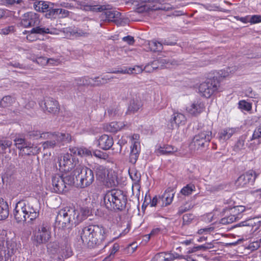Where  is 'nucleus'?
Instances as JSON below:
<instances>
[{"label":"nucleus","instance_id":"423d86ee","mask_svg":"<svg viewBox=\"0 0 261 261\" xmlns=\"http://www.w3.org/2000/svg\"><path fill=\"white\" fill-rule=\"evenodd\" d=\"M110 5H98L95 4L86 5L84 6V10L92 12H102L107 10L104 13L105 20L114 22L118 25L122 23L121 14L116 10H110Z\"/></svg>","mask_w":261,"mask_h":261},{"label":"nucleus","instance_id":"72a5a7b5","mask_svg":"<svg viewBox=\"0 0 261 261\" xmlns=\"http://www.w3.org/2000/svg\"><path fill=\"white\" fill-rule=\"evenodd\" d=\"M261 224V221L257 218L249 219L245 221L241 222L238 224L239 226H251L254 228V230L259 228Z\"/></svg>","mask_w":261,"mask_h":261},{"label":"nucleus","instance_id":"0e129e2a","mask_svg":"<svg viewBox=\"0 0 261 261\" xmlns=\"http://www.w3.org/2000/svg\"><path fill=\"white\" fill-rule=\"evenodd\" d=\"M260 247V243L258 241L253 242L249 245V248L252 250H255Z\"/></svg>","mask_w":261,"mask_h":261},{"label":"nucleus","instance_id":"a18cd8bd","mask_svg":"<svg viewBox=\"0 0 261 261\" xmlns=\"http://www.w3.org/2000/svg\"><path fill=\"white\" fill-rule=\"evenodd\" d=\"M239 106L241 110L246 111H249L252 109V104L245 100H241L239 103Z\"/></svg>","mask_w":261,"mask_h":261},{"label":"nucleus","instance_id":"3c124183","mask_svg":"<svg viewBox=\"0 0 261 261\" xmlns=\"http://www.w3.org/2000/svg\"><path fill=\"white\" fill-rule=\"evenodd\" d=\"M197 247L198 251H199V250L205 251L207 249L213 248L214 247V245L211 242H210V243H206L204 244L201 245H197Z\"/></svg>","mask_w":261,"mask_h":261},{"label":"nucleus","instance_id":"37998d69","mask_svg":"<svg viewBox=\"0 0 261 261\" xmlns=\"http://www.w3.org/2000/svg\"><path fill=\"white\" fill-rule=\"evenodd\" d=\"M239 218V217L234 215H231L227 217H224L220 220V222L222 224H227L233 222Z\"/></svg>","mask_w":261,"mask_h":261},{"label":"nucleus","instance_id":"6ab92c4d","mask_svg":"<svg viewBox=\"0 0 261 261\" xmlns=\"http://www.w3.org/2000/svg\"><path fill=\"white\" fill-rule=\"evenodd\" d=\"M12 236L11 231L4 229L0 230V261H4L6 256V250L4 243L5 241L7 242Z\"/></svg>","mask_w":261,"mask_h":261},{"label":"nucleus","instance_id":"0eeeda50","mask_svg":"<svg viewBox=\"0 0 261 261\" xmlns=\"http://www.w3.org/2000/svg\"><path fill=\"white\" fill-rule=\"evenodd\" d=\"M71 176L75 177L79 181V186L84 188L90 186L94 181V175L93 171L83 165H80L74 169Z\"/></svg>","mask_w":261,"mask_h":261},{"label":"nucleus","instance_id":"393cba45","mask_svg":"<svg viewBox=\"0 0 261 261\" xmlns=\"http://www.w3.org/2000/svg\"><path fill=\"white\" fill-rule=\"evenodd\" d=\"M98 146L103 150L109 149L113 145L112 137L107 135L101 136L98 140Z\"/></svg>","mask_w":261,"mask_h":261},{"label":"nucleus","instance_id":"ea45409f","mask_svg":"<svg viewBox=\"0 0 261 261\" xmlns=\"http://www.w3.org/2000/svg\"><path fill=\"white\" fill-rule=\"evenodd\" d=\"M148 45L149 49L153 51H160L163 49L162 43L155 40L149 41Z\"/></svg>","mask_w":261,"mask_h":261},{"label":"nucleus","instance_id":"c756f323","mask_svg":"<svg viewBox=\"0 0 261 261\" xmlns=\"http://www.w3.org/2000/svg\"><path fill=\"white\" fill-rule=\"evenodd\" d=\"M142 71L143 68L141 67L136 66L134 67H124L120 70L111 71L110 72L113 73H120L122 74H138L141 73Z\"/></svg>","mask_w":261,"mask_h":261},{"label":"nucleus","instance_id":"8fccbe9b","mask_svg":"<svg viewBox=\"0 0 261 261\" xmlns=\"http://www.w3.org/2000/svg\"><path fill=\"white\" fill-rule=\"evenodd\" d=\"M250 141H251V142L248 144V147L251 150H256L258 148V145L260 143V141L257 139L252 140L251 141V138Z\"/></svg>","mask_w":261,"mask_h":261},{"label":"nucleus","instance_id":"cd10ccee","mask_svg":"<svg viewBox=\"0 0 261 261\" xmlns=\"http://www.w3.org/2000/svg\"><path fill=\"white\" fill-rule=\"evenodd\" d=\"M142 106V103L141 98L137 95L134 97L130 101L129 105L128 107V113L137 112L140 108Z\"/></svg>","mask_w":261,"mask_h":261},{"label":"nucleus","instance_id":"4468645a","mask_svg":"<svg viewBox=\"0 0 261 261\" xmlns=\"http://www.w3.org/2000/svg\"><path fill=\"white\" fill-rule=\"evenodd\" d=\"M136 11L137 12L141 13L152 10H168L169 7H166L156 2L151 1H142L137 5Z\"/></svg>","mask_w":261,"mask_h":261},{"label":"nucleus","instance_id":"9d476101","mask_svg":"<svg viewBox=\"0 0 261 261\" xmlns=\"http://www.w3.org/2000/svg\"><path fill=\"white\" fill-rule=\"evenodd\" d=\"M74 183V178L71 175L63 176L60 174H55L52 177V190L54 192L62 193L65 191L67 186Z\"/></svg>","mask_w":261,"mask_h":261},{"label":"nucleus","instance_id":"5701e85b","mask_svg":"<svg viewBox=\"0 0 261 261\" xmlns=\"http://www.w3.org/2000/svg\"><path fill=\"white\" fill-rule=\"evenodd\" d=\"M113 77L109 75H105L101 78V81L99 80V77H95L94 79L85 77L80 80V83L77 82L79 85H99L107 83L108 81L111 80Z\"/></svg>","mask_w":261,"mask_h":261},{"label":"nucleus","instance_id":"c03bdc74","mask_svg":"<svg viewBox=\"0 0 261 261\" xmlns=\"http://www.w3.org/2000/svg\"><path fill=\"white\" fill-rule=\"evenodd\" d=\"M129 176L132 180L134 181L133 187H138V182L140 181L141 175L140 174L136 171H131L129 172Z\"/></svg>","mask_w":261,"mask_h":261},{"label":"nucleus","instance_id":"39448f33","mask_svg":"<svg viewBox=\"0 0 261 261\" xmlns=\"http://www.w3.org/2000/svg\"><path fill=\"white\" fill-rule=\"evenodd\" d=\"M126 200L125 195L119 190L108 191L103 197V204L109 210H122L125 207Z\"/></svg>","mask_w":261,"mask_h":261},{"label":"nucleus","instance_id":"de8ad7c7","mask_svg":"<svg viewBox=\"0 0 261 261\" xmlns=\"http://www.w3.org/2000/svg\"><path fill=\"white\" fill-rule=\"evenodd\" d=\"M193 207V205L190 203H186L179 207L178 213L182 214L184 213L191 210Z\"/></svg>","mask_w":261,"mask_h":261},{"label":"nucleus","instance_id":"5fc2aeb1","mask_svg":"<svg viewBox=\"0 0 261 261\" xmlns=\"http://www.w3.org/2000/svg\"><path fill=\"white\" fill-rule=\"evenodd\" d=\"M11 145L12 141L10 140H0V147H1L2 149L3 150H5L7 148L10 147Z\"/></svg>","mask_w":261,"mask_h":261},{"label":"nucleus","instance_id":"20e7f679","mask_svg":"<svg viewBox=\"0 0 261 261\" xmlns=\"http://www.w3.org/2000/svg\"><path fill=\"white\" fill-rule=\"evenodd\" d=\"M14 218L17 223H21L29 219L31 222L39 216V212L24 201H19L15 205L13 211Z\"/></svg>","mask_w":261,"mask_h":261},{"label":"nucleus","instance_id":"c9c22d12","mask_svg":"<svg viewBox=\"0 0 261 261\" xmlns=\"http://www.w3.org/2000/svg\"><path fill=\"white\" fill-rule=\"evenodd\" d=\"M9 214L8 203L3 199H0V220L7 219Z\"/></svg>","mask_w":261,"mask_h":261},{"label":"nucleus","instance_id":"a878e982","mask_svg":"<svg viewBox=\"0 0 261 261\" xmlns=\"http://www.w3.org/2000/svg\"><path fill=\"white\" fill-rule=\"evenodd\" d=\"M175 192L174 190L171 188L167 189L164 194L160 196L162 200L161 206H166L170 204L173 199Z\"/></svg>","mask_w":261,"mask_h":261},{"label":"nucleus","instance_id":"a211bd4d","mask_svg":"<svg viewBox=\"0 0 261 261\" xmlns=\"http://www.w3.org/2000/svg\"><path fill=\"white\" fill-rule=\"evenodd\" d=\"M39 105L44 111L49 113H56L59 110L58 101L52 98H45L44 101L39 102Z\"/></svg>","mask_w":261,"mask_h":261},{"label":"nucleus","instance_id":"6e6d98bb","mask_svg":"<svg viewBox=\"0 0 261 261\" xmlns=\"http://www.w3.org/2000/svg\"><path fill=\"white\" fill-rule=\"evenodd\" d=\"M261 22V15H253L250 16V23L251 24H255Z\"/></svg>","mask_w":261,"mask_h":261},{"label":"nucleus","instance_id":"473e14b6","mask_svg":"<svg viewBox=\"0 0 261 261\" xmlns=\"http://www.w3.org/2000/svg\"><path fill=\"white\" fill-rule=\"evenodd\" d=\"M34 8L35 10L38 12H47V13L49 12L50 10H52V8L49 7V3L46 1H37L34 3Z\"/></svg>","mask_w":261,"mask_h":261},{"label":"nucleus","instance_id":"f3484780","mask_svg":"<svg viewBox=\"0 0 261 261\" xmlns=\"http://www.w3.org/2000/svg\"><path fill=\"white\" fill-rule=\"evenodd\" d=\"M39 22L38 15L33 12H30L23 14L20 24L24 28H28L38 24Z\"/></svg>","mask_w":261,"mask_h":261},{"label":"nucleus","instance_id":"f03ea898","mask_svg":"<svg viewBox=\"0 0 261 261\" xmlns=\"http://www.w3.org/2000/svg\"><path fill=\"white\" fill-rule=\"evenodd\" d=\"M111 230L98 225L84 227L81 232L83 242L90 247L98 246L110 234Z\"/></svg>","mask_w":261,"mask_h":261},{"label":"nucleus","instance_id":"dca6fc26","mask_svg":"<svg viewBox=\"0 0 261 261\" xmlns=\"http://www.w3.org/2000/svg\"><path fill=\"white\" fill-rule=\"evenodd\" d=\"M139 135L134 134L131 138L130 153V162L132 163H135L140 151V144L139 140Z\"/></svg>","mask_w":261,"mask_h":261},{"label":"nucleus","instance_id":"7ed1b4c3","mask_svg":"<svg viewBox=\"0 0 261 261\" xmlns=\"http://www.w3.org/2000/svg\"><path fill=\"white\" fill-rule=\"evenodd\" d=\"M31 136L35 137L36 139L39 138L48 139L42 144L44 149L54 148L59 146L61 142H69L71 140V137L68 133H42L36 131L30 134Z\"/></svg>","mask_w":261,"mask_h":261},{"label":"nucleus","instance_id":"774afa93","mask_svg":"<svg viewBox=\"0 0 261 261\" xmlns=\"http://www.w3.org/2000/svg\"><path fill=\"white\" fill-rule=\"evenodd\" d=\"M217 213V211L214 212V214L211 213H209L207 215V219L209 222H217V218L215 217V216L216 215V213Z\"/></svg>","mask_w":261,"mask_h":261},{"label":"nucleus","instance_id":"09e8293b","mask_svg":"<svg viewBox=\"0 0 261 261\" xmlns=\"http://www.w3.org/2000/svg\"><path fill=\"white\" fill-rule=\"evenodd\" d=\"M39 60H43L44 63H47L48 64L53 65H57L59 64L60 61L59 59H46V58H39Z\"/></svg>","mask_w":261,"mask_h":261},{"label":"nucleus","instance_id":"603ef678","mask_svg":"<svg viewBox=\"0 0 261 261\" xmlns=\"http://www.w3.org/2000/svg\"><path fill=\"white\" fill-rule=\"evenodd\" d=\"M194 216L192 214H186L183 216V222L185 224L190 223L193 220Z\"/></svg>","mask_w":261,"mask_h":261},{"label":"nucleus","instance_id":"412c9836","mask_svg":"<svg viewBox=\"0 0 261 261\" xmlns=\"http://www.w3.org/2000/svg\"><path fill=\"white\" fill-rule=\"evenodd\" d=\"M186 121V117L183 114L179 112H174L171 116L169 127L171 129L176 128L180 125H185Z\"/></svg>","mask_w":261,"mask_h":261},{"label":"nucleus","instance_id":"e2e57ef3","mask_svg":"<svg viewBox=\"0 0 261 261\" xmlns=\"http://www.w3.org/2000/svg\"><path fill=\"white\" fill-rule=\"evenodd\" d=\"M122 40L124 42H126L129 45L133 44L135 42L134 37L130 36L124 37L122 38Z\"/></svg>","mask_w":261,"mask_h":261},{"label":"nucleus","instance_id":"4be33fe9","mask_svg":"<svg viewBox=\"0 0 261 261\" xmlns=\"http://www.w3.org/2000/svg\"><path fill=\"white\" fill-rule=\"evenodd\" d=\"M204 103L200 100H196L189 105L186 108L188 114L192 116H196L200 114L204 109Z\"/></svg>","mask_w":261,"mask_h":261},{"label":"nucleus","instance_id":"4c0bfd02","mask_svg":"<svg viewBox=\"0 0 261 261\" xmlns=\"http://www.w3.org/2000/svg\"><path fill=\"white\" fill-rule=\"evenodd\" d=\"M69 14V11L63 9H52L49 12L46 14L47 18H51L56 15H59L61 17H65Z\"/></svg>","mask_w":261,"mask_h":261},{"label":"nucleus","instance_id":"7c9ffc66","mask_svg":"<svg viewBox=\"0 0 261 261\" xmlns=\"http://www.w3.org/2000/svg\"><path fill=\"white\" fill-rule=\"evenodd\" d=\"M53 31L50 30L48 28L36 27L33 28L31 31V33L27 36V39L32 41L35 40L33 37V35L35 34H53Z\"/></svg>","mask_w":261,"mask_h":261},{"label":"nucleus","instance_id":"e433bc0d","mask_svg":"<svg viewBox=\"0 0 261 261\" xmlns=\"http://www.w3.org/2000/svg\"><path fill=\"white\" fill-rule=\"evenodd\" d=\"M234 132L235 130L232 128L222 129L219 133V139L221 142L225 141L230 138Z\"/></svg>","mask_w":261,"mask_h":261},{"label":"nucleus","instance_id":"58836bf2","mask_svg":"<svg viewBox=\"0 0 261 261\" xmlns=\"http://www.w3.org/2000/svg\"><path fill=\"white\" fill-rule=\"evenodd\" d=\"M196 190L195 186L192 184H187L184 186L180 190V193L184 196H189Z\"/></svg>","mask_w":261,"mask_h":261},{"label":"nucleus","instance_id":"49530a36","mask_svg":"<svg viewBox=\"0 0 261 261\" xmlns=\"http://www.w3.org/2000/svg\"><path fill=\"white\" fill-rule=\"evenodd\" d=\"M246 140V137L245 136H241L238 141L237 142L236 144L234 146V148L237 150H239L242 149H243L245 145V142Z\"/></svg>","mask_w":261,"mask_h":261},{"label":"nucleus","instance_id":"c85d7f7f","mask_svg":"<svg viewBox=\"0 0 261 261\" xmlns=\"http://www.w3.org/2000/svg\"><path fill=\"white\" fill-rule=\"evenodd\" d=\"M125 124L122 122H112L104 125L103 129L110 133H116L121 130Z\"/></svg>","mask_w":261,"mask_h":261},{"label":"nucleus","instance_id":"2eb2a0df","mask_svg":"<svg viewBox=\"0 0 261 261\" xmlns=\"http://www.w3.org/2000/svg\"><path fill=\"white\" fill-rule=\"evenodd\" d=\"M256 177L255 172L250 170L238 178L236 182V186L238 187H244L248 185H252Z\"/></svg>","mask_w":261,"mask_h":261},{"label":"nucleus","instance_id":"864d4df0","mask_svg":"<svg viewBox=\"0 0 261 261\" xmlns=\"http://www.w3.org/2000/svg\"><path fill=\"white\" fill-rule=\"evenodd\" d=\"M177 261H197L191 255H187L186 256H180L177 254Z\"/></svg>","mask_w":261,"mask_h":261},{"label":"nucleus","instance_id":"4d7b16f0","mask_svg":"<svg viewBox=\"0 0 261 261\" xmlns=\"http://www.w3.org/2000/svg\"><path fill=\"white\" fill-rule=\"evenodd\" d=\"M214 230V227H208L199 229L197 231L198 234H207Z\"/></svg>","mask_w":261,"mask_h":261},{"label":"nucleus","instance_id":"1a4fd4ad","mask_svg":"<svg viewBox=\"0 0 261 261\" xmlns=\"http://www.w3.org/2000/svg\"><path fill=\"white\" fill-rule=\"evenodd\" d=\"M57 164L61 172H67L80 166L78 159L72 153H63L58 158Z\"/></svg>","mask_w":261,"mask_h":261},{"label":"nucleus","instance_id":"aec40b11","mask_svg":"<svg viewBox=\"0 0 261 261\" xmlns=\"http://www.w3.org/2000/svg\"><path fill=\"white\" fill-rule=\"evenodd\" d=\"M15 142L16 147L20 149L22 152L25 154L30 155L31 154H35L38 151L36 148H34L31 144H28L25 143L23 139H16Z\"/></svg>","mask_w":261,"mask_h":261},{"label":"nucleus","instance_id":"f704fd0d","mask_svg":"<svg viewBox=\"0 0 261 261\" xmlns=\"http://www.w3.org/2000/svg\"><path fill=\"white\" fill-rule=\"evenodd\" d=\"M69 151L73 155L77 154L78 155L81 156H90L92 155L91 150L84 147L79 148L71 147L69 148Z\"/></svg>","mask_w":261,"mask_h":261},{"label":"nucleus","instance_id":"79ce46f5","mask_svg":"<svg viewBox=\"0 0 261 261\" xmlns=\"http://www.w3.org/2000/svg\"><path fill=\"white\" fill-rule=\"evenodd\" d=\"M14 99L11 96H6L0 100V106L1 107H7L10 106Z\"/></svg>","mask_w":261,"mask_h":261},{"label":"nucleus","instance_id":"338daca9","mask_svg":"<svg viewBox=\"0 0 261 261\" xmlns=\"http://www.w3.org/2000/svg\"><path fill=\"white\" fill-rule=\"evenodd\" d=\"M119 245L117 243H115L113 245L112 249L110 251L109 257H111L112 256H114L115 253L117 252L119 250Z\"/></svg>","mask_w":261,"mask_h":261},{"label":"nucleus","instance_id":"6e6552de","mask_svg":"<svg viewBox=\"0 0 261 261\" xmlns=\"http://www.w3.org/2000/svg\"><path fill=\"white\" fill-rule=\"evenodd\" d=\"M212 126L211 125H204L199 133L194 137L190 144L191 149H199L205 144L209 142L212 138Z\"/></svg>","mask_w":261,"mask_h":261},{"label":"nucleus","instance_id":"bf43d9fd","mask_svg":"<svg viewBox=\"0 0 261 261\" xmlns=\"http://www.w3.org/2000/svg\"><path fill=\"white\" fill-rule=\"evenodd\" d=\"M160 196H155L152 199L150 200L149 203L150 206L151 207L155 206L158 203H160Z\"/></svg>","mask_w":261,"mask_h":261},{"label":"nucleus","instance_id":"2f4dec72","mask_svg":"<svg viewBox=\"0 0 261 261\" xmlns=\"http://www.w3.org/2000/svg\"><path fill=\"white\" fill-rule=\"evenodd\" d=\"M176 148L169 145L162 146H156L155 149V153L158 155H167L173 153L176 151Z\"/></svg>","mask_w":261,"mask_h":261},{"label":"nucleus","instance_id":"ddd939ff","mask_svg":"<svg viewBox=\"0 0 261 261\" xmlns=\"http://www.w3.org/2000/svg\"><path fill=\"white\" fill-rule=\"evenodd\" d=\"M219 86V84L218 81L214 78L209 79L200 84L199 86V92L202 96L208 98L218 90Z\"/></svg>","mask_w":261,"mask_h":261},{"label":"nucleus","instance_id":"a19ab883","mask_svg":"<svg viewBox=\"0 0 261 261\" xmlns=\"http://www.w3.org/2000/svg\"><path fill=\"white\" fill-rule=\"evenodd\" d=\"M236 70V67H227L224 69L221 70L219 71L218 73L220 77H226L229 76L230 74H232Z\"/></svg>","mask_w":261,"mask_h":261},{"label":"nucleus","instance_id":"69168bd1","mask_svg":"<svg viewBox=\"0 0 261 261\" xmlns=\"http://www.w3.org/2000/svg\"><path fill=\"white\" fill-rule=\"evenodd\" d=\"M162 228L160 227H155L152 229L150 233V236H152V237L156 236L159 234L161 233L162 232Z\"/></svg>","mask_w":261,"mask_h":261},{"label":"nucleus","instance_id":"13d9d810","mask_svg":"<svg viewBox=\"0 0 261 261\" xmlns=\"http://www.w3.org/2000/svg\"><path fill=\"white\" fill-rule=\"evenodd\" d=\"M245 94L247 96L250 98H256L258 97V95L255 92H254L252 91V89L250 88L247 89L246 90Z\"/></svg>","mask_w":261,"mask_h":261},{"label":"nucleus","instance_id":"b1692460","mask_svg":"<svg viewBox=\"0 0 261 261\" xmlns=\"http://www.w3.org/2000/svg\"><path fill=\"white\" fill-rule=\"evenodd\" d=\"M168 62L165 59L157 60L153 61L151 64L146 65L144 70L146 72H150L153 71L154 69L159 68L168 67L167 64Z\"/></svg>","mask_w":261,"mask_h":261},{"label":"nucleus","instance_id":"680f3d73","mask_svg":"<svg viewBox=\"0 0 261 261\" xmlns=\"http://www.w3.org/2000/svg\"><path fill=\"white\" fill-rule=\"evenodd\" d=\"M13 31V27L12 26H9L2 29L0 32V34L7 35Z\"/></svg>","mask_w":261,"mask_h":261},{"label":"nucleus","instance_id":"9b49d317","mask_svg":"<svg viewBox=\"0 0 261 261\" xmlns=\"http://www.w3.org/2000/svg\"><path fill=\"white\" fill-rule=\"evenodd\" d=\"M50 227L46 223H43L38 227L37 230L33 232L32 241L36 245H40L47 242L50 237Z\"/></svg>","mask_w":261,"mask_h":261},{"label":"nucleus","instance_id":"f257e3e1","mask_svg":"<svg viewBox=\"0 0 261 261\" xmlns=\"http://www.w3.org/2000/svg\"><path fill=\"white\" fill-rule=\"evenodd\" d=\"M89 213L86 207H65L60 210L56 217V223L62 227H66L69 224L76 225L86 218Z\"/></svg>","mask_w":261,"mask_h":261},{"label":"nucleus","instance_id":"bb28decb","mask_svg":"<svg viewBox=\"0 0 261 261\" xmlns=\"http://www.w3.org/2000/svg\"><path fill=\"white\" fill-rule=\"evenodd\" d=\"M177 257V254L170 252H160L155 254L153 261H173Z\"/></svg>","mask_w":261,"mask_h":261},{"label":"nucleus","instance_id":"f8f14e48","mask_svg":"<svg viewBox=\"0 0 261 261\" xmlns=\"http://www.w3.org/2000/svg\"><path fill=\"white\" fill-rule=\"evenodd\" d=\"M95 171L97 179L103 184L107 186H112L115 184V177L112 175V171H109L102 166L98 165L96 167Z\"/></svg>","mask_w":261,"mask_h":261},{"label":"nucleus","instance_id":"052dcab7","mask_svg":"<svg viewBox=\"0 0 261 261\" xmlns=\"http://www.w3.org/2000/svg\"><path fill=\"white\" fill-rule=\"evenodd\" d=\"M22 0H4V2L6 6H12L15 4H19Z\"/></svg>","mask_w":261,"mask_h":261}]
</instances>
